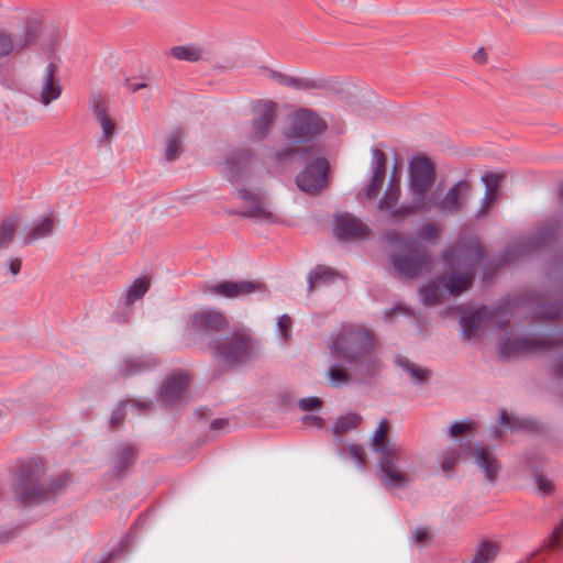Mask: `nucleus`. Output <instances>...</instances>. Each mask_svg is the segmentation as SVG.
I'll return each mask as SVG.
<instances>
[{
  "mask_svg": "<svg viewBox=\"0 0 563 563\" xmlns=\"http://www.w3.org/2000/svg\"><path fill=\"white\" fill-rule=\"evenodd\" d=\"M484 254L483 245L476 239L457 242L444 255L445 272L441 278L420 290L424 305L441 303L448 295L459 296L468 289L474 279L475 266Z\"/></svg>",
  "mask_w": 563,
  "mask_h": 563,
  "instance_id": "obj_1",
  "label": "nucleus"
},
{
  "mask_svg": "<svg viewBox=\"0 0 563 563\" xmlns=\"http://www.w3.org/2000/svg\"><path fill=\"white\" fill-rule=\"evenodd\" d=\"M329 349L333 356L351 364L352 371L360 380L374 375L379 368V361L375 354V336L362 325L342 327L329 344Z\"/></svg>",
  "mask_w": 563,
  "mask_h": 563,
  "instance_id": "obj_2",
  "label": "nucleus"
},
{
  "mask_svg": "<svg viewBox=\"0 0 563 563\" xmlns=\"http://www.w3.org/2000/svg\"><path fill=\"white\" fill-rule=\"evenodd\" d=\"M328 125L325 121L310 109H297L288 117V125L284 135L289 141L288 146L275 154L277 161L299 156L303 159L312 158L320 154L321 148L316 142Z\"/></svg>",
  "mask_w": 563,
  "mask_h": 563,
  "instance_id": "obj_3",
  "label": "nucleus"
},
{
  "mask_svg": "<svg viewBox=\"0 0 563 563\" xmlns=\"http://www.w3.org/2000/svg\"><path fill=\"white\" fill-rule=\"evenodd\" d=\"M390 424L384 419L372 438V449L378 455L379 477L387 487H402L410 475L401 467L404 448L389 439Z\"/></svg>",
  "mask_w": 563,
  "mask_h": 563,
  "instance_id": "obj_4",
  "label": "nucleus"
},
{
  "mask_svg": "<svg viewBox=\"0 0 563 563\" xmlns=\"http://www.w3.org/2000/svg\"><path fill=\"white\" fill-rule=\"evenodd\" d=\"M391 250V264L399 276L417 278L432 268V260L416 241L390 230L385 234Z\"/></svg>",
  "mask_w": 563,
  "mask_h": 563,
  "instance_id": "obj_5",
  "label": "nucleus"
},
{
  "mask_svg": "<svg viewBox=\"0 0 563 563\" xmlns=\"http://www.w3.org/2000/svg\"><path fill=\"white\" fill-rule=\"evenodd\" d=\"M66 476L53 481L44 477L42 467L35 462H25L14 473L13 490L20 503H38L54 495L66 483Z\"/></svg>",
  "mask_w": 563,
  "mask_h": 563,
  "instance_id": "obj_6",
  "label": "nucleus"
},
{
  "mask_svg": "<svg viewBox=\"0 0 563 563\" xmlns=\"http://www.w3.org/2000/svg\"><path fill=\"white\" fill-rule=\"evenodd\" d=\"M213 356L225 366H238L249 361L255 351V341L245 329H235L227 336L210 342Z\"/></svg>",
  "mask_w": 563,
  "mask_h": 563,
  "instance_id": "obj_7",
  "label": "nucleus"
},
{
  "mask_svg": "<svg viewBox=\"0 0 563 563\" xmlns=\"http://www.w3.org/2000/svg\"><path fill=\"white\" fill-rule=\"evenodd\" d=\"M435 181V167L431 159L423 155L412 157L409 163V187L413 200L420 207L432 208L433 196L427 197Z\"/></svg>",
  "mask_w": 563,
  "mask_h": 563,
  "instance_id": "obj_8",
  "label": "nucleus"
},
{
  "mask_svg": "<svg viewBox=\"0 0 563 563\" xmlns=\"http://www.w3.org/2000/svg\"><path fill=\"white\" fill-rule=\"evenodd\" d=\"M239 198L243 201L242 216L269 224L280 222V217L264 195L240 188Z\"/></svg>",
  "mask_w": 563,
  "mask_h": 563,
  "instance_id": "obj_9",
  "label": "nucleus"
},
{
  "mask_svg": "<svg viewBox=\"0 0 563 563\" xmlns=\"http://www.w3.org/2000/svg\"><path fill=\"white\" fill-rule=\"evenodd\" d=\"M328 161L323 157H316L297 175V187L308 195H320L328 186Z\"/></svg>",
  "mask_w": 563,
  "mask_h": 563,
  "instance_id": "obj_10",
  "label": "nucleus"
},
{
  "mask_svg": "<svg viewBox=\"0 0 563 563\" xmlns=\"http://www.w3.org/2000/svg\"><path fill=\"white\" fill-rule=\"evenodd\" d=\"M59 67L55 62H49L40 74L33 98L44 106H49L62 95Z\"/></svg>",
  "mask_w": 563,
  "mask_h": 563,
  "instance_id": "obj_11",
  "label": "nucleus"
},
{
  "mask_svg": "<svg viewBox=\"0 0 563 563\" xmlns=\"http://www.w3.org/2000/svg\"><path fill=\"white\" fill-rule=\"evenodd\" d=\"M254 118L251 124L250 140L260 142L273 131L276 120V103L271 100L257 101L253 106Z\"/></svg>",
  "mask_w": 563,
  "mask_h": 563,
  "instance_id": "obj_12",
  "label": "nucleus"
},
{
  "mask_svg": "<svg viewBox=\"0 0 563 563\" xmlns=\"http://www.w3.org/2000/svg\"><path fill=\"white\" fill-rule=\"evenodd\" d=\"M228 319L223 312L207 309L194 313L188 322V330L194 333L213 335L214 333L225 330Z\"/></svg>",
  "mask_w": 563,
  "mask_h": 563,
  "instance_id": "obj_13",
  "label": "nucleus"
},
{
  "mask_svg": "<svg viewBox=\"0 0 563 563\" xmlns=\"http://www.w3.org/2000/svg\"><path fill=\"white\" fill-rule=\"evenodd\" d=\"M473 185L468 180H461L452 186L444 198L440 201L433 199V207L442 211L456 213L461 211L467 203V198L471 195Z\"/></svg>",
  "mask_w": 563,
  "mask_h": 563,
  "instance_id": "obj_14",
  "label": "nucleus"
},
{
  "mask_svg": "<svg viewBox=\"0 0 563 563\" xmlns=\"http://www.w3.org/2000/svg\"><path fill=\"white\" fill-rule=\"evenodd\" d=\"M188 385V375L184 373L173 374L162 385L158 393V401L166 407L181 402Z\"/></svg>",
  "mask_w": 563,
  "mask_h": 563,
  "instance_id": "obj_15",
  "label": "nucleus"
},
{
  "mask_svg": "<svg viewBox=\"0 0 563 563\" xmlns=\"http://www.w3.org/2000/svg\"><path fill=\"white\" fill-rule=\"evenodd\" d=\"M262 289L260 283L253 282H230L223 280L219 283L208 284L205 286L203 291L209 295H217L225 298H236L240 296L249 295L251 292Z\"/></svg>",
  "mask_w": 563,
  "mask_h": 563,
  "instance_id": "obj_16",
  "label": "nucleus"
},
{
  "mask_svg": "<svg viewBox=\"0 0 563 563\" xmlns=\"http://www.w3.org/2000/svg\"><path fill=\"white\" fill-rule=\"evenodd\" d=\"M551 343L543 339H511L505 338L500 342V352L507 357L529 352L547 351Z\"/></svg>",
  "mask_w": 563,
  "mask_h": 563,
  "instance_id": "obj_17",
  "label": "nucleus"
},
{
  "mask_svg": "<svg viewBox=\"0 0 563 563\" xmlns=\"http://www.w3.org/2000/svg\"><path fill=\"white\" fill-rule=\"evenodd\" d=\"M251 154L246 150L232 153L225 162V176L234 185H239L251 175Z\"/></svg>",
  "mask_w": 563,
  "mask_h": 563,
  "instance_id": "obj_18",
  "label": "nucleus"
},
{
  "mask_svg": "<svg viewBox=\"0 0 563 563\" xmlns=\"http://www.w3.org/2000/svg\"><path fill=\"white\" fill-rule=\"evenodd\" d=\"M368 227L352 214H341L335 220V234L339 239H360L366 236Z\"/></svg>",
  "mask_w": 563,
  "mask_h": 563,
  "instance_id": "obj_19",
  "label": "nucleus"
},
{
  "mask_svg": "<svg viewBox=\"0 0 563 563\" xmlns=\"http://www.w3.org/2000/svg\"><path fill=\"white\" fill-rule=\"evenodd\" d=\"M475 463L485 472V476L489 482H495L500 465L493 453V451L484 445H475L474 448L467 446Z\"/></svg>",
  "mask_w": 563,
  "mask_h": 563,
  "instance_id": "obj_20",
  "label": "nucleus"
},
{
  "mask_svg": "<svg viewBox=\"0 0 563 563\" xmlns=\"http://www.w3.org/2000/svg\"><path fill=\"white\" fill-rule=\"evenodd\" d=\"M43 31L44 27L42 18L36 13L30 14L26 18L23 33L15 38L16 53H20L25 48L35 45Z\"/></svg>",
  "mask_w": 563,
  "mask_h": 563,
  "instance_id": "obj_21",
  "label": "nucleus"
},
{
  "mask_svg": "<svg viewBox=\"0 0 563 563\" xmlns=\"http://www.w3.org/2000/svg\"><path fill=\"white\" fill-rule=\"evenodd\" d=\"M57 224L56 213L54 211L45 212L38 221L25 232L23 244L31 245L37 240L48 238L53 234Z\"/></svg>",
  "mask_w": 563,
  "mask_h": 563,
  "instance_id": "obj_22",
  "label": "nucleus"
},
{
  "mask_svg": "<svg viewBox=\"0 0 563 563\" xmlns=\"http://www.w3.org/2000/svg\"><path fill=\"white\" fill-rule=\"evenodd\" d=\"M387 157L379 148L373 150V176L369 184L365 187L367 198L377 197L386 177Z\"/></svg>",
  "mask_w": 563,
  "mask_h": 563,
  "instance_id": "obj_23",
  "label": "nucleus"
},
{
  "mask_svg": "<svg viewBox=\"0 0 563 563\" xmlns=\"http://www.w3.org/2000/svg\"><path fill=\"white\" fill-rule=\"evenodd\" d=\"M91 102L95 115L102 129V140L109 144L114 135L115 123L108 113L107 102L103 97L100 95L93 96Z\"/></svg>",
  "mask_w": 563,
  "mask_h": 563,
  "instance_id": "obj_24",
  "label": "nucleus"
},
{
  "mask_svg": "<svg viewBox=\"0 0 563 563\" xmlns=\"http://www.w3.org/2000/svg\"><path fill=\"white\" fill-rule=\"evenodd\" d=\"M503 178L504 175L498 173H488L483 177L486 191L478 212L479 217L487 214L490 206L499 199V185Z\"/></svg>",
  "mask_w": 563,
  "mask_h": 563,
  "instance_id": "obj_25",
  "label": "nucleus"
},
{
  "mask_svg": "<svg viewBox=\"0 0 563 563\" xmlns=\"http://www.w3.org/2000/svg\"><path fill=\"white\" fill-rule=\"evenodd\" d=\"M20 224L21 216L18 213H11L0 221V252L10 246Z\"/></svg>",
  "mask_w": 563,
  "mask_h": 563,
  "instance_id": "obj_26",
  "label": "nucleus"
},
{
  "mask_svg": "<svg viewBox=\"0 0 563 563\" xmlns=\"http://www.w3.org/2000/svg\"><path fill=\"white\" fill-rule=\"evenodd\" d=\"M488 318H493V316L487 308L478 309L471 316L463 317L461 323L464 335L467 339L475 336Z\"/></svg>",
  "mask_w": 563,
  "mask_h": 563,
  "instance_id": "obj_27",
  "label": "nucleus"
},
{
  "mask_svg": "<svg viewBox=\"0 0 563 563\" xmlns=\"http://www.w3.org/2000/svg\"><path fill=\"white\" fill-rule=\"evenodd\" d=\"M340 277V274L335 272L334 269L319 265L317 266L308 277L309 292L313 291L316 288L322 286V285H330L334 283Z\"/></svg>",
  "mask_w": 563,
  "mask_h": 563,
  "instance_id": "obj_28",
  "label": "nucleus"
},
{
  "mask_svg": "<svg viewBox=\"0 0 563 563\" xmlns=\"http://www.w3.org/2000/svg\"><path fill=\"white\" fill-rule=\"evenodd\" d=\"M136 449L131 444L122 445L113 457V474L122 475L130 466L135 463Z\"/></svg>",
  "mask_w": 563,
  "mask_h": 563,
  "instance_id": "obj_29",
  "label": "nucleus"
},
{
  "mask_svg": "<svg viewBox=\"0 0 563 563\" xmlns=\"http://www.w3.org/2000/svg\"><path fill=\"white\" fill-rule=\"evenodd\" d=\"M185 131L183 128H176L167 135L165 141V158L167 161L172 162L180 156Z\"/></svg>",
  "mask_w": 563,
  "mask_h": 563,
  "instance_id": "obj_30",
  "label": "nucleus"
},
{
  "mask_svg": "<svg viewBox=\"0 0 563 563\" xmlns=\"http://www.w3.org/2000/svg\"><path fill=\"white\" fill-rule=\"evenodd\" d=\"M130 402L133 407L142 410L143 412H148L151 408L153 407L152 401H137V400H131V401H122L118 405V407L112 411L111 418H110V428L112 430H115L120 426H122L124 417H125V406Z\"/></svg>",
  "mask_w": 563,
  "mask_h": 563,
  "instance_id": "obj_31",
  "label": "nucleus"
},
{
  "mask_svg": "<svg viewBox=\"0 0 563 563\" xmlns=\"http://www.w3.org/2000/svg\"><path fill=\"white\" fill-rule=\"evenodd\" d=\"M500 551V544L492 540L479 542L471 563H492Z\"/></svg>",
  "mask_w": 563,
  "mask_h": 563,
  "instance_id": "obj_32",
  "label": "nucleus"
},
{
  "mask_svg": "<svg viewBox=\"0 0 563 563\" xmlns=\"http://www.w3.org/2000/svg\"><path fill=\"white\" fill-rule=\"evenodd\" d=\"M325 375H327V378L329 379L330 384L334 387H339V386L347 385V384L352 383L353 375L355 377H357L352 369L349 371L345 366L338 364V363L332 364L329 367ZM356 379L360 380L358 378H356Z\"/></svg>",
  "mask_w": 563,
  "mask_h": 563,
  "instance_id": "obj_33",
  "label": "nucleus"
},
{
  "mask_svg": "<svg viewBox=\"0 0 563 563\" xmlns=\"http://www.w3.org/2000/svg\"><path fill=\"white\" fill-rule=\"evenodd\" d=\"M400 197V185L399 180L396 177H393L390 180L388 188L379 201L378 208L383 211L393 210L398 203Z\"/></svg>",
  "mask_w": 563,
  "mask_h": 563,
  "instance_id": "obj_34",
  "label": "nucleus"
},
{
  "mask_svg": "<svg viewBox=\"0 0 563 563\" xmlns=\"http://www.w3.org/2000/svg\"><path fill=\"white\" fill-rule=\"evenodd\" d=\"M169 54L178 60L198 62L202 58L203 49L197 45L174 46Z\"/></svg>",
  "mask_w": 563,
  "mask_h": 563,
  "instance_id": "obj_35",
  "label": "nucleus"
},
{
  "mask_svg": "<svg viewBox=\"0 0 563 563\" xmlns=\"http://www.w3.org/2000/svg\"><path fill=\"white\" fill-rule=\"evenodd\" d=\"M150 285L151 282L147 277L135 279L125 294V306L130 307L134 301L142 299L148 290Z\"/></svg>",
  "mask_w": 563,
  "mask_h": 563,
  "instance_id": "obj_36",
  "label": "nucleus"
},
{
  "mask_svg": "<svg viewBox=\"0 0 563 563\" xmlns=\"http://www.w3.org/2000/svg\"><path fill=\"white\" fill-rule=\"evenodd\" d=\"M362 422V417L357 413H347L343 417H340L334 427V433L340 437L345 432L355 429Z\"/></svg>",
  "mask_w": 563,
  "mask_h": 563,
  "instance_id": "obj_37",
  "label": "nucleus"
},
{
  "mask_svg": "<svg viewBox=\"0 0 563 563\" xmlns=\"http://www.w3.org/2000/svg\"><path fill=\"white\" fill-rule=\"evenodd\" d=\"M150 366L146 362L139 360V358H126L122 362L120 368H119V375L121 377H130L133 376L144 369H146Z\"/></svg>",
  "mask_w": 563,
  "mask_h": 563,
  "instance_id": "obj_38",
  "label": "nucleus"
},
{
  "mask_svg": "<svg viewBox=\"0 0 563 563\" xmlns=\"http://www.w3.org/2000/svg\"><path fill=\"white\" fill-rule=\"evenodd\" d=\"M477 428L478 423L473 420L454 422L449 429V434L452 438H459L475 432Z\"/></svg>",
  "mask_w": 563,
  "mask_h": 563,
  "instance_id": "obj_39",
  "label": "nucleus"
},
{
  "mask_svg": "<svg viewBox=\"0 0 563 563\" xmlns=\"http://www.w3.org/2000/svg\"><path fill=\"white\" fill-rule=\"evenodd\" d=\"M399 364L409 373V375L416 382H424L430 376V372L428 369L422 368L408 360H401Z\"/></svg>",
  "mask_w": 563,
  "mask_h": 563,
  "instance_id": "obj_40",
  "label": "nucleus"
},
{
  "mask_svg": "<svg viewBox=\"0 0 563 563\" xmlns=\"http://www.w3.org/2000/svg\"><path fill=\"white\" fill-rule=\"evenodd\" d=\"M431 208H424L420 207L419 200H415V203L411 206H404L401 208H398L391 212V218L395 220H401L405 219L418 211H424L430 210Z\"/></svg>",
  "mask_w": 563,
  "mask_h": 563,
  "instance_id": "obj_41",
  "label": "nucleus"
},
{
  "mask_svg": "<svg viewBox=\"0 0 563 563\" xmlns=\"http://www.w3.org/2000/svg\"><path fill=\"white\" fill-rule=\"evenodd\" d=\"M466 450L467 449H465L464 446H461L459 449L449 451L442 460V470L444 472L452 471L456 465L457 461L460 460V457L462 456V453Z\"/></svg>",
  "mask_w": 563,
  "mask_h": 563,
  "instance_id": "obj_42",
  "label": "nucleus"
},
{
  "mask_svg": "<svg viewBox=\"0 0 563 563\" xmlns=\"http://www.w3.org/2000/svg\"><path fill=\"white\" fill-rule=\"evenodd\" d=\"M441 232L442 229L440 225L435 223H426L420 228L418 235L422 240L433 241L440 236Z\"/></svg>",
  "mask_w": 563,
  "mask_h": 563,
  "instance_id": "obj_43",
  "label": "nucleus"
},
{
  "mask_svg": "<svg viewBox=\"0 0 563 563\" xmlns=\"http://www.w3.org/2000/svg\"><path fill=\"white\" fill-rule=\"evenodd\" d=\"M547 548L552 551L563 548V519L550 536Z\"/></svg>",
  "mask_w": 563,
  "mask_h": 563,
  "instance_id": "obj_44",
  "label": "nucleus"
},
{
  "mask_svg": "<svg viewBox=\"0 0 563 563\" xmlns=\"http://www.w3.org/2000/svg\"><path fill=\"white\" fill-rule=\"evenodd\" d=\"M272 77L275 81H277L282 86L295 87V88H303L306 86L303 80L294 78V77H289L282 73L273 71Z\"/></svg>",
  "mask_w": 563,
  "mask_h": 563,
  "instance_id": "obj_45",
  "label": "nucleus"
},
{
  "mask_svg": "<svg viewBox=\"0 0 563 563\" xmlns=\"http://www.w3.org/2000/svg\"><path fill=\"white\" fill-rule=\"evenodd\" d=\"M12 52H16L15 40L10 34L0 31V57L8 56Z\"/></svg>",
  "mask_w": 563,
  "mask_h": 563,
  "instance_id": "obj_46",
  "label": "nucleus"
},
{
  "mask_svg": "<svg viewBox=\"0 0 563 563\" xmlns=\"http://www.w3.org/2000/svg\"><path fill=\"white\" fill-rule=\"evenodd\" d=\"M499 421L500 424L509 427L511 429L526 427V422L523 420L512 418L506 411H501Z\"/></svg>",
  "mask_w": 563,
  "mask_h": 563,
  "instance_id": "obj_47",
  "label": "nucleus"
},
{
  "mask_svg": "<svg viewBox=\"0 0 563 563\" xmlns=\"http://www.w3.org/2000/svg\"><path fill=\"white\" fill-rule=\"evenodd\" d=\"M291 325L292 321L289 316L284 314L278 319V329L284 340H288L290 338Z\"/></svg>",
  "mask_w": 563,
  "mask_h": 563,
  "instance_id": "obj_48",
  "label": "nucleus"
},
{
  "mask_svg": "<svg viewBox=\"0 0 563 563\" xmlns=\"http://www.w3.org/2000/svg\"><path fill=\"white\" fill-rule=\"evenodd\" d=\"M299 407L305 411L318 410L322 407V400L317 397L303 398L299 401Z\"/></svg>",
  "mask_w": 563,
  "mask_h": 563,
  "instance_id": "obj_49",
  "label": "nucleus"
},
{
  "mask_svg": "<svg viewBox=\"0 0 563 563\" xmlns=\"http://www.w3.org/2000/svg\"><path fill=\"white\" fill-rule=\"evenodd\" d=\"M537 484L539 490L544 495H551L554 492V485L551 479L539 474L537 475Z\"/></svg>",
  "mask_w": 563,
  "mask_h": 563,
  "instance_id": "obj_50",
  "label": "nucleus"
},
{
  "mask_svg": "<svg viewBox=\"0 0 563 563\" xmlns=\"http://www.w3.org/2000/svg\"><path fill=\"white\" fill-rule=\"evenodd\" d=\"M349 453L358 464H362L365 462V457H366L365 451L361 445H358V444L349 445Z\"/></svg>",
  "mask_w": 563,
  "mask_h": 563,
  "instance_id": "obj_51",
  "label": "nucleus"
},
{
  "mask_svg": "<svg viewBox=\"0 0 563 563\" xmlns=\"http://www.w3.org/2000/svg\"><path fill=\"white\" fill-rule=\"evenodd\" d=\"M413 539L418 544H426L431 540V536L426 528H417L413 531Z\"/></svg>",
  "mask_w": 563,
  "mask_h": 563,
  "instance_id": "obj_52",
  "label": "nucleus"
},
{
  "mask_svg": "<svg viewBox=\"0 0 563 563\" xmlns=\"http://www.w3.org/2000/svg\"><path fill=\"white\" fill-rule=\"evenodd\" d=\"M49 35H51V43L48 45V48H49V51L54 52L56 49V47L62 42V35L53 29L51 30Z\"/></svg>",
  "mask_w": 563,
  "mask_h": 563,
  "instance_id": "obj_53",
  "label": "nucleus"
},
{
  "mask_svg": "<svg viewBox=\"0 0 563 563\" xmlns=\"http://www.w3.org/2000/svg\"><path fill=\"white\" fill-rule=\"evenodd\" d=\"M22 262L20 258L14 257L9 261V271L12 275H18L21 271Z\"/></svg>",
  "mask_w": 563,
  "mask_h": 563,
  "instance_id": "obj_54",
  "label": "nucleus"
},
{
  "mask_svg": "<svg viewBox=\"0 0 563 563\" xmlns=\"http://www.w3.org/2000/svg\"><path fill=\"white\" fill-rule=\"evenodd\" d=\"M303 423L312 427H322V419L318 416H306L303 418Z\"/></svg>",
  "mask_w": 563,
  "mask_h": 563,
  "instance_id": "obj_55",
  "label": "nucleus"
},
{
  "mask_svg": "<svg viewBox=\"0 0 563 563\" xmlns=\"http://www.w3.org/2000/svg\"><path fill=\"white\" fill-rule=\"evenodd\" d=\"M552 231H553V228L551 227L550 229L547 228L544 230V232H541L540 236L537 239L533 246H539V245L545 243V241L550 238Z\"/></svg>",
  "mask_w": 563,
  "mask_h": 563,
  "instance_id": "obj_56",
  "label": "nucleus"
},
{
  "mask_svg": "<svg viewBox=\"0 0 563 563\" xmlns=\"http://www.w3.org/2000/svg\"><path fill=\"white\" fill-rule=\"evenodd\" d=\"M474 58L477 63L483 64L487 59V54L483 48H481L475 53Z\"/></svg>",
  "mask_w": 563,
  "mask_h": 563,
  "instance_id": "obj_57",
  "label": "nucleus"
},
{
  "mask_svg": "<svg viewBox=\"0 0 563 563\" xmlns=\"http://www.w3.org/2000/svg\"><path fill=\"white\" fill-rule=\"evenodd\" d=\"M227 424V420L223 419H217L211 422L212 429H220Z\"/></svg>",
  "mask_w": 563,
  "mask_h": 563,
  "instance_id": "obj_58",
  "label": "nucleus"
},
{
  "mask_svg": "<svg viewBox=\"0 0 563 563\" xmlns=\"http://www.w3.org/2000/svg\"><path fill=\"white\" fill-rule=\"evenodd\" d=\"M145 87H146V84H144V82L135 84V85H134V84H130V89H131L133 92L137 91V90H139V89H141V88H145Z\"/></svg>",
  "mask_w": 563,
  "mask_h": 563,
  "instance_id": "obj_59",
  "label": "nucleus"
},
{
  "mask_svg": "<svg viewBox=\"0 0 563 563\" xmlns=\"http://www.w3.org/2000/svg\"><path fill=\"white\" fill-rule=\"evenodd\" d=\"M129 318H130L129 312H125V313H123V314H121V316H118V319H117V320H118L119 322H121V323H125V322H128V321H129Z\"/></svg>",
  "mask_w": 563,
  "mask_h": 563,
  "instance_id": "obj_60",
  "label": "nucleus"
},
{
  "mask_svg": "<svg viewBox=\"0 0 563 563\" xmlns=\"http://www.w3.org/2000/svg\"><path fill=\"white\" fill-rule=\"evenodd\" d=\"M547 317L551 318V319H555V318H559L560 317V312L558 310H552L551 312H549L547 314Z\"/></svg>",
  "mask_w": 563,
  "mask_h": 563,
  "instance_id": "obj_61",
  "label": "nucleus"
},
{
  "mask_svg": "<svg viewBox=\"0 0 563 563\" xmlns=\"http://www.w3.org/2000/svg\"><path fill=\"white\" fill-rule=\"evenodd\" d=\"M556 372L559 375H563V361L558 365Z\"/></svg>",
  "mask_w": 563,
  "mask_h": 563,
  "instance_id": "obj_62",
  "label": "nucleus"
},
{
  "mask_svg": "<svg viewBox=\"0 0 563 563\" xmlns=\"http://www.w3.org/2000/svg\"><path fill=\"white\" fill-rule=\"evenodd\" d=\"M561 198L563 200V186L561 187Z\"/></svg>",
  "mask_w": 563,
  "mask_h": 563,
  "instance_id": "obj_63",
  "label": "nucleus"
},
{
  "mask_svg": "<svg viewBox=\"0 0 563 563\" xmlns=\"http://www.w3.org/2000/svg\"><path fill=\"white\" fill-rule=\"evenodd\" d=\"M496 437H500V431H496Z\"/></svg>",
  "mask_w": 563,
  "mask_h": 563,
  "instance_id": "obj_64",
  "label": "nucleus"
}]
</instances>
